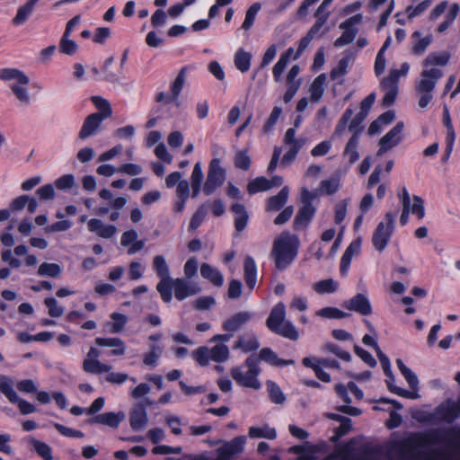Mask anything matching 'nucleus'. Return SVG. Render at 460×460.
<instances>
[{
  "label": "nucleus",
  "mask_w": 460,
  "mask_h": 460,
  "mask_svg": "<svg viewBox=\"0 0 460 460\" xmlns=\"http://www.w3.org/2000/svg\"><path fill=\"white\" fill-rule=\"evenodd\" d=\"M298 240L288 232L281 233L273 242L270 253L278 270L287 269L297 254Z\"/></svg>",
  "instance_id": "nucleus-1"
},
{
  "label": "nucleus",
  "mask_w": 460,
  "mask_h": 460,
  "mask_svg": "<svg viewBox=\"0 0 460 460\" xmlns=\"http://www.w3.org/2000/svg\"><path fill=\"white\" fill-rule=\"evenodd\" d=\"M266 326L273 333L290 341L299 339V333L296 326L286 319V305L282 302H279L272 307L266 320Z\"/></svg>",
  "instance_id": "nucleus-2"
},
{
  "label": "nucleus",
  "mask_w": 460,
  "mask_h": 460,
  "mask_svg": "<svg viewBox=\"0 0 460 460\" xmlns=\"http://www.w3.org/2000/svg\"><path fill=\"white\" fill-rule=\"evenodd\" d=\"M261 369L254 356L248 357L241 366L231 369V376L241 386L259 390L261 384L258 379Z\"/></svg>",
  "instance_id": "nucleus-3"
},
{
  "label": "nucleus",
  "mask_w": 460,
  "mask_h": 460,
  "mask_svg": "<svg viewBox=\"0 0 460 460\" xmlns=\"http://www.w3.org/2000/svg\"><path fill=\"white\" fill-rule=\"evenodd\" d=\"M0 80L10 82V88L16 98L23 104L30 103V94L27 89L30 78L17 68L0 69Z\"/></svg>",
  "instance_id": "nucleus-4"
},
{
  "label": "nucleus",
  "mask_w": 460,
  "mask_h": 460,
  "mask_svg": "<svg viewBox=\"0 0 460 460\" xmlns=\"http://www.w3.org/2000/svg\"><path fill=\"white\" fill-rule=\"evenodd\" d=\"M459 414L460 401H447L441 403L434 412L423 414L419 420L429 422L430 424H438L440 422L450 423L456 420Z\"/></svg>",
  "instance_id": "nucleus-5"
},
{
  "label": "nucleus",
  "mask_w": 460,
  "mask_h": 460,
  "mask_svg": "<svg viewBox=\"0 0 460 460\" xmlns=\"http://www.w3.org/2000/svg\"><path fill=\"white\" fill-rule=\"evenodd\" d=\"M0 393L4 394L11 403L18 406L22 415L31 414L36 411V407L24 399L19 397L14 390V380L7 375H0Z\"/></svg>",
  "instance_id": "nucleus-6"
},
{
  "label": "nucleus",
  "mask_w": 460,
  "mask_h": 460,
  "mask_svg": "<svg viewBox=\"0 0 460 460\" xmlns=\"http://www.w3.org/2000/svg\"><path fill=\"white\" fill-rule=\"evenodd\" d=\"M394 229V215L387 212L384 220L378 223L376 228L372 234V243L378 252H383L393 234Z\"/></svg>",
  "instance_id": "nucleus-7"
},
{
  "label": "nucleus",
  "mask_w": 460,
  "mask_h": 460,
  "mask_svg": "<svg viewBox=\"0 0 460 460\" xmlns=\"http://www.w3.org/2000/svg\"><path fill=\"white\" fill-rule=\"evenodd\" d=\"M153 268L160 278V281L156 285V290L164 303H170L172 299V295L168 290V284L172 278L164 257L162 255L155 256L153 259Z\"/></svg>",
  "instance_id": "nucleus-8"
},
{
  "label": "nucleus",
  "mask_w": 460,
  "mask_h": 460,
  "mask_svg": "<svg viewBox=\"0 0 460 460\" xmlns=\"http://www.w3.org/2000/svg\"><path fill=\"white\" fill-rule=\"evenodd\" d=\"M307 139L305 137H296V129L288 128L283 138V143L285 146H288V149L284 154L281 159V165L288 166L291 164L300 149L306 144Z\"/></svg>",
  "instance_id": "nucleus-9"
},
{
  "label": "nucleus",
  "mask_w": 460,
  "mask_h": 460,
  "mask_svg": "<svg viewBox=\"0 0 460 460\" xmlns=\"http://www.w3.org/2000/svg\"><path fill=\"white\" fill-rule=\"evenodd\" d=\"M226 180V171L220 166V159L213 158L210 161L207 180L203 191L206 195H211Z\"/></svg>",
  "instance_id": "nucleus-10"
},
{
  "label": "nucleus",
  "mask_w": 460,
  "mask_h": 460,
  "mask_svg": "<svg viewBox=\"0 0 460 460\" xmlns=\"http://www.w3.org/2000/svg\"><path fill=\"white\" fill-rule=\"evenodd\" d=\"M172 289L175 298L179 301H182L190 296L196 295L201 290L198 284L190 282L183 278L171 279L168 284V290L172 295Z\"/></svg>",
  "instance_id": "nucleus-11"
},
{
  "label": "nucleus",
  "mask_w": 460,
  "mask_h": 460,
  "mask_svg": "<svg viewBox=\"0 0 460 460\" xmlns=\"http://www.w3.org/2000/svg\"><path fill=\"white\" fill-rule=\"evenodd\" d=\"M363 16L361 13L355 14L340 24V28L343 30L341 37L334 41V47L341 48L354 40L358 33V29L355 27L362 22Z\"/></svg>",
  "instance_id": "nucleus-12"
},
{
  "label": "nucleus",
  "mask_w": 460,
  "mask_h": 460,
  "mask_svg": "<svg viewBox=\"0 0 460 460\" xmlns=\"http://www.w3.org/2000/svg\"><path fill=\"white\" fill-rule=\"evenodd\" d=\"M443 76V72L438 67H430L422 70L420 79L416 84V92H432L437 82Z\"/></svg>",
  "instance_id": "nucleus-13"
},
{
  "label": "nucleus",
  "mask_w": 460,
  "mask_h": 460,
  "mask_svg": "<svg viewBox=\"0 0 460 460\" xmlns=\"http://www.w3.org/2000/svg\"><path fill=\"white\" fill-rule=\"evenodd\" d=\"M399 72L397 70H391L388 76L381 81V88L385 92L383 98V105L388 107L392 105L396 98L398 93Z\"/></svg>",
  "instance_id": "nucleus-14"
},
{
  "label": "nucleus",
  "mask_w": 460,
  "mask_h": 460,
  "mask_svg": "<svg viewBox=\"0 0 460 460\" xmlns=\"http://www.w3.org/2000/svg\"><path fill=\"white\" fill-rule=\"evenodd\" d=\"M404 124L398 122L391 130H389L379 141L380 148L377 155H383L394 146H397L402 140V131Z\"/></svg>",
  "instance_id": "nucleus-15"
},
{
  "label": "nucleus",
  "mask_w": 460,
  "mask_h": 460,
  "mask_svg": "<svg viewBox=\"0 0 460 460\" xmlns=\"http://www.w3.org/2000/svg\"><path fill=\"white\" fill-rule=\"evenodd\" d=\"M252 318V314L247 311L238 312L224 321L222 328L228 332L239 331Z\"/></svg>",
  "instance_id": "nucleus-16"
},
{
  "label": "nucleus",
  "mask_w": 460,
  "mask_h": 460,
  "mask_svg": "<svg viewBox=\"0 0 460 460\" xmlns=\"http://www.w3.org/2000/svg\"><path fill=\"white\" fill-rule=\"evenodd\" d=\"M260 347L259 340L255 333L250 332L239 335L233 345L234 349H241L244 353L252 352Z\"/></svg>",
  "instance_id": "nucleus-17"
},
{
  "label": "nucleus",
  "mask_w": 460,
  "mask_h": 460,
  "mask_svg": "<svg viewBox=\"0 0 460 460\" xmlns=\"http://www.w3.org/2000/svg\"><path fill=\"white\" fill-rule=\"evenodd\" d=\"M87 227L90 232L104 239L111 238L117 233L115 226L105 224L97 218L90 219L87 223Z\"/></svg>",
  "instance_id": "nucleus-18"
},
{
  "label": "nucleus",
  "mask_w": 460,
  "mask_h": 460,
  "mask_svg": "<svg viewBox=\"0 0 460 460\" xmlns=\"http://www.w3.org/2000/svg\"><path fill=\"white\" fill-rule=\"evenodd\" d=\"M345 308L355 311L362 315H369L372 313V307L367 297L362 294H358L344 304Z\"/></svg>",
  "instance_id": "nucleus-19"
},
{
  "label": "nucleus",
  "mask_w": 460,
  "mask_h": 460,
  "mask_svg": "<svg viewBox=\"0 0 460 460\" xmlns=\"http://www.w3.org/2000/svg\"><path fill=\"white\" fill-rule=\"evenodd\" d=\"M102 120L103 117L100 113H93L86 117L79 131V138L85 139L93 136L99 128Z\"/></svg>",
  "instance_id": "nucleus-20"
},
{
  "label": "nucleus",
  "mask_w": 460,
  "mask_h": 460,
  "mask_svg": "<svg viewBox=\"0 0 460 460\" xmlns=\"http://www.w3.org/2000/svg\"><path fill=\"white\" fill-rule=\"evenodd\" d=\"M96 345L100 347H111L112 349L110 354L111 356H123L126 353L125 342L119 337L95 339Z\"/></svg>",
  "instance_id": "nucleus-21"
},
{
  "label": "nucleus",
  "mask_w": 460,
  "mask_h": 460,
  "mask_svg": "<svg viewBox=\"0 0 460 460\" xmlns=\"http://www.w3.org/2000/svg\"><path fill=\"white\" fill-rule=\"evenodd\" d=\"M314 213L315 208L313 206L312 202H305V204H303L302 208L298 210L294 220L295 229H299L306 226L308 223L311 221Z\"/></svg>",
  "instance_id": "nucleus-22"
},
{
  "label": "nucleus",
  "mask_w": 460,
  "mask_h": 460,
  "mask_svg": "<svg viewBox=\"0 0 460 460\" xmlns=\"http://www.w3.org/2000/svg\"><path fill=\"white\" fill-rule=\"evenodd\" d=\"M200 275L208 279L216 287H221L224 284V277L222 273L208 263H202L200 266Z\"/></svg>",
  "instance_id": "nucleus-23"
},
{
  "label": "nucleus",
  "mask_w": 460,
  "mask_h": 460,
  "mask_svg": "<svg viewBox=\"0 0 460 460\" xmlns=\"http://www.w3.org/2000/svg\"><path fill=\"white\" fill-rule=\"evenodd\" d=\"M260 359L267 362L268 364L275 367H285L294 365L293 359H282L270 348H263L259 354Z\"/></svg>",
  "instance_id": "nucleus-24"
},
{
  "label": "nucleus",
  "mask_w": 460,
  "mask_h": 460,
  "mask_svg": "<svg viewBox=\"0 0 460 460\" xmlns=\"http://www.w3.org/2000/svg\"><path fill=\"white\" fill-rule=\"evenodd\" d=\"M111 322L105 323L104 326L108 332L116 334L121 332L128 321L127 315L114 312L111 315Z\"/></svg>",
  "instance_id": "nucleus-25"
},
{
  "label": "nucleus",
  "mask_w": 460,
  "mask_h": 460,
  "mask_svg": "<svg viewBox=\"0 0 460 460\" xmlns=\"http://www.w3.org/2000/svg\"><path fill=\"white\" fill-rule=\"evenodd\" d=\"M288 195V187H283L277 195L271 196L268 199L266 209L268 211H279L287 203Z\"/></svg>",
  "instance_id": "nucleus-26"
},
{
  "label": "nucleus",
  "mask_w": 460,
  "mask_h": 460,
  "mask_svg": "<svg viewBox=\"0 0 460 460\" xmlns=\"http://www.w3.org/2000/svg\"><path fill=\"white\" fill-rule=\"evenodd\" d=\"M131 428L136 430H142L147 424L148 418L144 407L135 408L129 416Z\"/></svg>",
  "instance_id": "nucleus-27"
},
{
  "label": "nucleus",
  "mask_w": 460,
  "mask_h": 460,
  "mask_svg": "<svg viewBox=\"0 0 460 460\" xmlns=\"http://www.w3.org/2000/svg\"><path fill=\"white\" fill-rule=\"evenodd\" d=\"M243 270L245 283L250 289H252L257 282V266L251 256L245 258Z\"/></svg>",
  "instance_id": "nucleus-28"
},
{
  "label": "nucleus",
  "mask_w": 460,
  "mask_h": 460,
  "mask_svg": "<svg viewBox=\"0 0 460 460\" xmlns=\"http://www.w3.org/2000/svg\"><path fill=\"white\" fill-rule=\"evenodd\" d=\"M123 419V413L105 412L93 417L91 422L107 425L111 428H117Z\"/></svg>",
  "instance_id": "nucleus-29"
},
{
  "label": "nucleus",
  "mask_w": 460,
  "mask_h": 460,
  "mask_svg": "<svg viewBox=\"0 0 460 460\" xmlns=\"http://www.w3.org/2000/svg\"><path fill=\"white\" fill-rule=\"evenodd\" d=\"M387 376V379L385 380V383H386V385H387V388L388 390L393 393V394H395L401 397H403V398H408V399H418L420 398V394L419 393L417 392H411L409 390H406V389H403V388H401L397 385H395L394 382H395V377L393 374V372L391 373V375H385Z\"/></svg>",
  "instance_id": "nucleus-30"
},
{
  "label": "nucleus",
  "mask_w": 460,
  "mask_h": 460,
  "mask_svg": "<svg viewBox=\"0 0 460 460\" xmlns=\"http://www.w3.org/2000/svg\"><path fill=\"white\" fill-rule=\"evenodd\" d=\"M411 37L415 40L412 45L411 51L417 56H421L432 42L431 35H427L426 37L421 38V34L418 31H414Z\"/></svg>",
  "instance_id": "nucleus-31"
},
{
  "label": "nucleus",
  "mask_w": 460,
  "mask_h": 460,
  "mask_svg": "<svg viewBox=\"0 0 460 460\" xmlns=\"http://www.w3.org/2000/svg\"><path fill=\"white\" fill-rule=\"evenodd\" d=\"M252 54L245 51L243 49H239L234 53V66L241 73H246L251 67Z\"/></svg>",
  "instance_id": "nucleus-32"
},
{
  "label": "nucleus",
  "mask_w": 460,
  "mask_h": 460,
  "mask_svg": "<svg viewBox=\"0 0 460 460\" xmlns=\"http://www.w3.org/2000/svg\"><path fill=\"white\" fill-rule=\"evenodd\" d=\"M231 210L234 214V226L237 231H243L247 225L248 214L243 205L235 203L232 206Z\"/></svg>",
  "instance_id": "nucleus-33"
},
{
  "label": "nucleus",
  "mask_w": 460,
  "mask_h": 460,
  "mask_svg": "<svg viewBox=\"0 0 460 460\" xmlns=\"http://www.w3.org/2000/svg\"><path fill=\"white\" fill-rule=\"evenodd\" d=\"M396 365L407 381L411 392H417L419 390V379L415 373H413L409 367H407L401 358L396 359Z\"/></svg>",
  "instance_id": "nucleus-34"
},
{
  "label": "nucleus",
  "mask_w": 460,
  "mask_h": 460,
  "mask_svg": "<svg viewBox=\"0 0 460 460\" xmlns=\"http://www.w3.org/2000/svg\"><path fill=\"white\" fill-rule=\"evenodd\" d=\"M326 80V75L321 74L313 81L309 89L310 97L313 102H317L322 98Z\"/></svg>",
  "instance_id": "nucleus-35"
},
{
  "label": "nucleus",
  "mask_w": 460,
  "mask_h": 460,
  "mask_svg": "<svg viewBox=\"0 0 460 460\" xmlns=\"http://www.w3.org/2000/svg\"><path fill=\"white\" fill-rule=\"evenodd\" d=\"M249 437L252 438H262L267 439H275L277 437V432L274 428H271L267 424L261 427L252 426L249 429Z\"/></svg>",
  "instance_id": "nucleus-36"
},
{
  "label": "nucleus",
  "mask_w": 460,
  "mask_h": 460,
  "mask_svg": "<svg viewBox=\"0 0 460 460\" xmlns=\"http://www.w3.org/2000/svg\"><path fill=\"white\" fill-rule=\"evenodd\" d=\"M39 0H28L26 4L20 6L13 22L15 25L23 24L31 14L35 4Z\"/></svg>",
  "instance_id": "nucleus-37"
},
{
  "label": "nucleus",
  "mask_w": 460,
  "mask_h": 460,
  "mask_svg": "<svg viewBox=\"0 0 460 460\" xmlns=\"http://www.w3.org/2000/svg\"><path fill=\"white\" fill-rule=\"evenodd\" d=\"M83 369L90 374H102L110 372L111 366L102 363L99 359H84Z\"/></svg>",
  "instance_id": "nucleus-38"
},
{
  "label": "nucleus",
  "mask_w": 460,
  "mask_h": 460,
  "mask_svg": "<svg viewBox=\"0 0 460 460\" xmlns=\"http://www.w3.org/2000/svg\"><path fill=\"white\" fill-rule=\"evenodd\" d=\"M210 358L217 363H223L229 359L230 350L229 348L223 343H217L214 347L209 349Z\"/></svg>",
  "instance_id": "nucleus-39"
},
{
  "label": "nucleus",
  "mask_w": 460,
  "mask_h": 460,
  "mask_svg": "<svg viewBox=\"0 0 460 460\" xmlns=\"http://www.w3.org/2000/svg\"><path fill=\"white\" fill-rule=\"evenodd\" d=\"M246 438L243 436L234 438L229 442L225 443L220 448L229 456H233L243 450Z\"/></svg>",
  "instance_id": "nucleus-40"
},
{
  "label": "nucleus",
  "mask_w": 460,
  "mask_h": 460,
  "mask_svg": "<svg viewBox=\"0 0 460 460\" xmlns=\"http://www.w3.org/2000/svg\"><path fill=\"white\" fill-rule=\"evenodd\" d=\"M354 59V55L349 51L345 53V56L339 61L338 66L331 71V78L335 80L339 76H342L346 74L347 68Z\"/></svg>",
  "instance_id": "nucleus-41"
},
{
  "label": "nucleus",
  "mask_w": 460,
  "mask_h": 460,
  "mask_svg": "<svg viewBox=\"0 0 460 460\" xmlns=\"http://www.w3.org/2000/svg\"><path fill=\"white\" fill-rule=\"evenodd\" d=\"M189 71V66H183L180 70L178 75L175 80L172 82L171 85V93L172 94V99L177 100L183 86L186 82L187 73Z\"/></svg>",
  "instance_id": "nucleus-42"
},
{
  "label": "nucleus",
  "mask_w": 460,
  "mask_h": 460,
  "mask_svg": "<svg viewBox=\"0 0 460 460\" xmlns=\"http://www.w3.org/2000/svg\"><path fill=\"white\" fill-rule=\"evenodd\" d=\"M330 13H318V10L314 13V17L316 18L315 22L314 25L310 28L307 34L312 37L313 39L317 36H323L324 32L320 33L323 26L325 24L329 18Z\"/></svg>",
  "instance_id": "nucleus-43"
},
{
  "label": "nucleus",
  "mask_w": 460,
  "mask_h": 460,
  "mask_svg": "<svg viewBox=\"0 0 460 460\" xmlns=\"http://www.w3.org/2000/svg\"><path fill=\"white\" fill-rule=\"evenodd\" d=\"M358 134H352V137L348 141L345 150L344 155L349 157V162L350 164H354L359 158V154L358 152Z\"/></svg>",
  "instance_id": "nucleus-44"
},
{
  "label": "nucleus",
  "mask_w": 460,
  "mask_h": 460,
  "mask_svg": "<svg viewBox=\"0 0 460 460\" xmlns=\"http://www.w3.org/2000/svg\"><path fill=\"white\" fill-rule=\"evenodd\" d=\"M313 288L319 295L331 294L338 289V284L332 279H327L315 282Z\"/></svg>",
  "instance_id": "nucleus-45"
},
{
  "label": "nucleus",
  "mask_w": 460,
  "mask_h": 460,
  "mask_svg": "<svg viewBox=\"0 0 460 460\" xmlns=\"http://www.w3.org/2000/svg\"><path fill=\"white\" fill-rule=\"evenodd\" d=\"M269 190H270V184L269 179L265 177H257L247 185V190L251 195Z\"/></svg>",
  "instance_id": "nucleus-46"
},
{
  "label": "nucleus",
  "mask_w": 460,
  "mask_h": 460,
  "mask_svg": "<svg viewBox=\"0 0 460 460\" xmlns=\"http://www.w3.org/2000/svg\"><path fill=\"white\" fill-rule=\"evenodd\" d=\"M163 353V348L158 345H150L149 352L146 353L143 358V363L146 366L155 367L157 365L158 358Z\"/></svg>",
  "instance_id": "nucleus-47"
},
{
  "label": "nucleus",
  "mask_w": 460,
  "mask_h": 460,
  "mask_svg": "<svg viewBox=\"0 0 460 460\" xmlns=\"http://www.w3.org/2000/svg\"><path fill=\"white\" fill-rule=\"evenodd\" d=\"M62 272L61 267L57 263L43 262L38 269L40 276L57 278Z\"/></svg>",
  "instance_id": "nucleus-48"
},
{
  "label": "nucleus",
  "mask_w": 460,
  "mask_h": 460,
  "mask_svg": "<svg viewBox=\"0 0 460 460\" xmlns=\"http://www.w3.org/2000/svg\"><path fill=\"white\" fill-rule=\"evenodd\" d=\"M91 101L94 104V106L100 111L99 113L102 117H103V119L111 116L112 110L110 105V102L106 99L101 96H93L91 97Z\"/></svg>",
  "instance_id": "nucleus-49"
},
{
  "label": "nucleus",
  "mask_w": 460,
  "mask_h": 460,
  "mask_svg": "<svg viewBox=\"0 0 460 460\" xmlns=\"http://www.w3.org/2000/svg\"><path fill=\"white\" fill-rule=\"evenodd\" d=\"M448 62L447 54L430 53L423 60L422 65L426 68L434 67V66H445Z\"/></svg>",
  "instance_id": "nucleus-50"
},
{
  "label": "nucleus",
  "mask_w": 460,
  "mask_h": 460,
  "mask_svg": "<svg viewBox=\"0 0 460 460\" xmlns=\"http://www.w3.org/2000/svg\"><path fill=\"white\" fill-rule=\"evenodd\" d=\"M266 385L270 401L277 404L283 403L286 400V397L280 387L273 381H268Z\"/></svg>",
  "instance_id": "nucleus-51"
},
{
  "label": "nucleus",
  "mask_w": 460,
  "mask_h": 460,
  "mask_svg": "<svg viewBox=\"0 0 460 460\" xmlns=\"http://www.w3.org/2000/svg\"><path fill=\"white\" fill-rule=\"evenodd\" d=\"M261 4L258 2L252 4L248 8V10L246 11V13H245L244 22L242 25V28L243 30L248 31L252 28V26L253 25L255 17H256L258 12L261 10Z\"/></svg>",
  "instance_id": "nucleus-52"
},
{
  "label": "nucleus",
  "mask_w": 460,
  "mask_h": 460,
  "mask_svg": "<svg viewBox=\"0 0 460 460\" xmlns=\"http://www.w3.org/2000/svg\"><path fill=\"white\" fill-rule=\"evenodd\" d=\"M70 35H64L61 37L59 42V50L63 54L73 56L76 53L78 46L75 40L69 39Z\"/></svg>",
  "instance_id": "nucleus-53"
},
{
  "label": "nucleus",
  "mask_w": 460,
  "mask_h": 460,
  "mask_svg": "<svg viewBox=\"0 0 460 460\" xmlns=\"http://www.w3.org/2000/svg\"><path fill=\"white\" fill-rule=\"evenodd\" d=\"M315 314L327 319H341L348 315L347 313L335 307H323L317 310Z\"/></svg>",
  "instance_id": "nucleus-54"
},
{
  "label": "nucleus",
  "mask_w": 460,
  "mask_h": 460,
  "mask_svg": "<svg viewBox=\"0 0 460 460\" xmlns=\"http://www.w3.org/2000/svg\"><path fill=\"white\" fill-rule=\"evenodd\" d=\"M44 305L48 308V313L51 317H60L64 314V308L58 305L54 297H48L44 300Z\"/></svg>",
  "instance_id": "nucleus-55"
},
{
  "label": "nucleus",
  "mask_w": 460,
  "mask_h": 460,
  "mask_svg": "<svg viewBox=\"0 0 460 460\" xmlns=\"http://www.w3.org/2000/svg\"><path fill=\"white\" fill-rule=\"evenodd\" d=\"M458 12H459L458 4H454L451 6L450 10L446 14L445 21L438 25V31L439 32H444L445 31H447V28L452 24V22L456 18V16L458 14Z\"/></svg>",
  "instance_id": "nucleus-56"
},
{
  "label": "nucleus",
  "mask_w": 460,
  "mask_h": 460,
  "mask_svg": "<svg viewBox=\"0 0 460 460\" xmlns=\"http://www.w3.org/2000/svg\"><path fill=\"white\" fill-rule=\"evenodd\" d=\"M352 115H353L352 109L348 108L342 114L341 118L340 119V120L335 128L333 137H340L343 134V132L345 131V129L347 128L349 121L352 118Z\"/></svg>",
  "instance_id": "nucleus-57"
},
{
  "label": "nucleus",
  "mask_w": 460,
  "mask_h": 460,
  "mask_svg": "<svg viewBox=\"0 0 460 460\" xmlns=\"http://www.w3.org/2000/svg\"><path fill=\"white\" fill-rule=\"evenodd\" d=\"M131 380L133 383L137 382L135 377H129L128 374L121 372H108L105 380L111 384L122 385L127 380Z\"/></svg>",
  "instance_id": "nucleus-58"
},
{
  "label": "nucleus",
  "mask_w": 460,
  "mask_h": 460,
  "mask_svg": "<svg viewBox=\"0 0 460 460\" xmlns=\"http://www.w3.org/2000/svg\"><path fill=\"white\" fill-rule=\"evenodd\" d=\"M192 356L198 364L203 367L207 366L211 360L209 349L206 346L198 348L193 351Z\"/></svg>",
  "instance_id": "nucleus-59"
},
{
  "label": "nucleus",
  "mask_w": 460,
  "mask_h": 460,
  "mask_svg": "<svg viewBox=\"0 0 460 460\" xmlns=\"http://www.w3.org/2000/svg\"><path fill=\"white\" fill-rule=\"evenodd\" d=\"M340 187V181L337 178H331L328 180L322 181L320 184V192L328 195L335 193Z\"/></svg>",
  "instance_id": "nucleus-60"
},
{
  "label": "nucleus",
  "mask_w": 460,
  "mask_h": 460,
  "mask_svg": "<svg viewBox=\"0 0 460 460\" xmlns=\"http://www.w3.org/2000/svg\"><path fill=\"white\" fill-rule=\"evenodd\" d=\"M234 165L242 170L247 171L251 166V158L246 150L236 152L234 157Z\"/></svg>",
  "instance_id": "nucleus-61"
},
{
  "label": "nucleus",
  "mask_w": 460,
  "mask_h": 460,
  "mask_svg": "<svg viewBox=\"0 0 460 460\" xmlns=\"http://www.w3.org/2000/svg\"><path fill=\"white\" fill-rule=\"evenodd\" d=\"M31 445L34 450L45 460H52L51 456V448L49 445L44 442L36 440L34 438L31 439Z\"/></svg>",
  "instance_id": "nucleus-62"
},
{
  "label": "nucleus",
  "mask_w": 460,
  "mask_h": 460,
  "mask_svg": "<svg viewBox=\"0 0 460 460\" xmlns=\"http://www.w3.org/2000/svg\"><path fill=\"white\" fill-rule=\"evenodd\" d=\"M207 215L206 205H201L197 211L193 214L190 222V229L195 230L197 229L203 222L205 217Z\"/></svg>",
  "instance_id": "nucleus-63"
},
{
  "label": "nucleus",
  "mask_w": 460,
  "mask_h": 460,
  "mask_svg": "<svg viewBox=\"0 0 460 460\" xmlns=\"http://www.w3.org/2000/svg\"><path fill=\"white\" fill-rule=\"evenodd\" d=\"M431 1L430 0H425L420 3L418 5L413 7L412 5H409L406 8V13L408 14V17L410 19H412L414 17H417L420 15L422 13H424L430 5Z\"/></svg>",
  "instance_id": "nucleus-64"
}]
</instances>
